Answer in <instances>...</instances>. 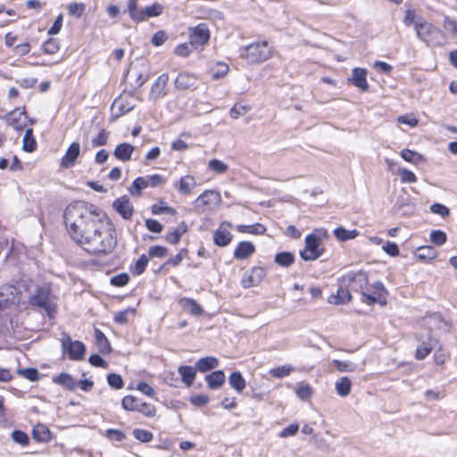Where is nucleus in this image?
I'll return each instance as SVG.
<instances>
[{
	"label": "nucleus",
	"instance_id": "obj_12",
	"mask_svg": "<svg viewBox=\"0 0 457 457\" xmlns=\"http://www.w3.org/2000/svg\"><path fill=\"white\" fill-rule=\"evenodd\" d=\"M266 271L262 267H253L248 273H245L242 278L241 284L245 288H250L258 286L264 277Z\"/></svg>",
	"mask_w": 457,
	"mask_h": 457
},
{
	"label": "nucleus",
	"instance_id": "obj_61",
	"mask_svg": "<svg viewBox=\"0 0 457 457\" xmlns=\"http://www.w3.org/2000/svg\"><path fill=\"white\" fill-rule=\"evenodd\" d=\"M228 65L224 62L216 63L215 70L212 71V78L219 79L225 76L228 72Z\"/></svg>",
	"mask_w": 457,
	"mask_h": 457
},
{
	"label": "nucleus",
	"instance_id": "obj_44",
	"mask_svg": "<svg viewBox=\"0 0 457 457\" xmlns=\"http://www.w3.org/2000/svg\"><path fill=\"white\" fill-rule=\"evenodd\" d=\"M397 174L400 176L402 183H415L418 179L416 175L411 170L404 168L398 169Z\"/></svg>",
	"mask_w": 457,
	"mask_h": 457
},
{
	"label": "nucleus",
	"instance_id": "obj_2",
	"mask_svg": "<svg viewBox=\"0 0 457 457\" xmlns=\"http://www.w3.org/2000/svg\"><path fill=\"white\" fill-rule=\"evenodd\" d=\"M414 30L418 38L428 46H441L445 43L443 32L421 16H419Z\"/></svg>",
	"mask_w": 457,
	"mask_h": 457
},
{
	"label": "nucleus",
	"instance_id": "obj_47",
	"mask_svg": "<svg viewBox=\"0 0 457 457\" xmlns=\"http://www.w3.org/2000/svg\"><path fill=\"white\" fill-rule=\"evenodd\" d=\"M17 372L30 381H37L40 378L39 372L37 369L25 368L18 370Z\"/></svg>",
	"mask_w": 457,
	"mask_h": 457
},
{
	"label": "nucleus",
	"instance_id": "obj_46",
	"mask_svg": "<svg viewBox=\"0 0 457 457\" xmlns=\"http://www.w3.org/2000/svg\"><path fill=\"white\" fill-rule=\"evenodd\" d=\"M293 370L291 365H283L277 368H273L270 370V374L277 378H281L288 376Z\"/></svg>",
	"mask_w": 457,
	"mask_h": 457
},
{
	"label": "nucleus",
	"instance_id": "obj_8",
	"mask_svg": "<svg viewBox=\"0 0 457 457\" xmlns=\"http://www.w3.org/2000/svg\"><path fill=\"white\" fill-rule=\"evenodd\" d=\"M386 293V291L384 285L381 282L377 281L371 285L367 291L362 292L363 302L370 305L376 303L385 304Z\"/></svg>",
	"mask_w": 457,
	"mask_h": 457
},
{
	"label": "nucleus",
	"instance_id": "obj_7",
	"mask_svg": "<svg viewBox=\"0 0 457 457\" xmlns=\"http://www.w3.org/2000/svg\"><path fill=\"white\" fill-rule=\"evenodd\" d=\"M189 44L196 49L209 42L210 30L205 23H199L195 27L188 28Z\"/></svg>",
	"mask_w": 457,
	"mask_h": 457
},
{
	"label": "nucleus",
	"instance_id": "obj_22",
	"mask_svg": "<svg viewBox=\"0 0 457 457\" xmlns=\"http://www.w3.org/2000/svg\"><path fill=\"white\" fill-rule=\"evenodd\" d=\"M415 258L422 262H429L436 258V250L430 245L420 246L413 253Z\"/></svg>",
	"mask_w": 457,
	"mask_h": 457
},
{
	"label": "nucleus",
	"instance_id": "obj_6",
	"mask_svg": "<svg viewBox=\"0 0 457 457\" xmlns=\"http://www.w3.org/2000/svg\"><path fill=\"white\" fill-rule=\"evenodd\" d=\"M321 240L315 235L311 234L305 237V247L300 252L302 259L304 261L317 260L323 253V249L320 247Z\"/></svg>",
	"mask_w": 457,
	"mask_h": 457
},
{
	"label": "nucleus",
	"instance_id": "obj_11",
	"mask_svg": "<svg viewBox=\"0 0 457 457\" xmlns=\"http://www.w3.org/2000/svg\"><path fill=\"white\" fill-rule=\"evenodd\" d=\"M220 203V194L216 190H205L195 201L196 208L208 207L212 209L218 207Z\"/></svg>",
	"mask_w": 457,
	"mask_h": 457
},
{
	"label": "nucleus",
	"instance_id": "obj_14",
	"mask_svg": "<svg viewBox=\"0 0 457 457\" xmlns=\"http://www.w3.org/2000/svg\"><path fill=\"white\" fill-rule=\"evenodd\" d=\"M113 209L120 214V216L129 220L132 217L133 214V205L131 204L128 196L124 195L120 198H117L112 204Z\"/></svg>",
	"mask_w": 457,
	"mask_h": 457
},
{
	"label": "nucleus",
	"instance_id": "obj_53",
	"mask_svg": "<svg viewBox=\"0 0 457 457\" xmlns=\"http://www.w3.org/2000/svg\"><path fill=\"white\" fill-rule=\"evenodd\" d=\"M432 346L429 343H423L416 349L415 357L418 360L425 359L431 352Z\"/></svg>",
	"mask_w": 457,
	"mask_h": 457
},
{
	"label": "nucleus",
	"instance_id": "obj_23",
	"mask_svg": "<svg viewBox=\"0 0 457 457\" xmlns=\"http://www.w3.org/2000/svg\"><path fill=\"white\" fill-rule=\"evenodd\" d=\"M134 146L129 143L119 144L114 149V156L122 162H128L131 159L134 152Z\"/></svg>",
	"mask_w": 457,
	"mask_h": 457
},
{
	"label": "nucleus",
	"instance_id": "obj_45",
	"mask_svg": "<svg viewBox=\"0 0 457 457\" xmlns=\"http://www.w3.org/2000/svg\"><path fill=\"white\" fill-rule=\"evenodd\" d=\"M208 168L217 174H223L228 169L225 162L218 159L211 160L208 163Z\"/></svg>",
	"mask_w": 457,
	"mask_h": 457
},
{
	"label": "nucleus",
	"instance_id": "obj_21",
	"mask_svg": "<svg viewBox=\"0 0 457 457\" xmlns=\"http://www.w3.org/2000/svg\"><path fill=\"white\" fill-rule=\"evenodd\" d=\"M196 78L195 75L188 72H180L175 79V87L178 89L185 90L190 88L195 85Z\"/></svg>",
	"mask_w": 457,
	"mask_h": 457
},
{
	"label": "nucleus",
	"instance_id": "obj_36",
	"mask_svg": "<svg viewBox=\"0 0 457 457\" xmlns=\"http://www.w3.org/2000/svg\"><path fill=\"white\" fill-rule=\"evenodd\" d=\"M148 187L146 177H138L134 181L131 187L129 188L130 195L139 196L141 191Z\"/></svg>",
	"mask_w": 457,
	"mask_h": 457
},
{
	"label": "nucleus",
	"instance_id": "obj_26",
	"mask_svg": "<svg viewBox=\"0 0 457 457\" xmlns=\"http://www.w3.org/2000/svg\"><path fill=\"white\" fill-rule=\"evenodd\" d=\"M209 388L219 389L225 382V374L222 370H216L205 377Z\"/></svg>",
	"mask_w": 457,
	"mask_h": 457
},
{
	"label": "nucleus",
	"instance_id": "obj_62",
	"mask_svg": "<svg viewBox=\"0 0 457 457\" xmlns=\"http://www.w3.org/2000/svg\"><path fill=\"white\" fill-rule=\"evenodd\" d=\"M108 140V133L102 129L99 134L92 139V145L94 147L102 146L106 145Z\"/></svg>",
	"mask_w": 457,
	"mask_h": 457
},
{
	"label": "nucleus",
	"instance_id": "obj_37",
	"mask_svg": "<svg viewBox=\"0 0 457 457\" xmlns=\"http://www.w3.org/2000/svg\"><path fill=\"white\" fill-rule=\"evenodd\" d=\"M334 235L339 241L345 242L355 238L359 235V231L356 229L347 230L339 227L334 230Z\"/></svg>",
	"mask_w": 457,
	"mask_h": 457
},
{
	"label": "nucleus",
	"instance_id": "obj_33",
	"mask_svg": "<svg viewBox=\"0 0 457 457\" xmlns=\"http://www.w3.org/2000/svg\"><path fill=\"white\" fill-rule=\"evenodd\" d=\"M187 231V226L185 222H181L172 232L166 235V240L172 244L177 245L182 235Z\"/></svg>",
	"mask_w": 457,
	"mask_h": 457
},
{
	"label": "nucleus",
	"instance_id": "obj_19",
	"mask_svg": "<svg viewBox=\"0 0 457 457\" xmlns=\"http://www.w3.org/2000/svg\"><path fill=\"white\" fill-rule=\"evenodd\" d=\"M195 187V179L191 175L181 177L180 179L174 184V187L183 195H189Z\"/></svg>",
	"mask_w": 457,
	"mask_h": 457
},
{
	"label": "nucleus",
	"instance_id": "obj_34",
	"mask_svg": "<svg viewBox=\"0 0 457 457\" xmlns=\"http://www.w3.org/2000/svg\"><path fill=\"white\" fill-rule=\"evenodd\" d=\"M352 383L347 377L340 378L335 384V388L338 395L347 396L351 392Z\"/></svg>",
	"mask_w": 457,
	"mask_h": 457
},
{
	"label": "nucleus",
	"instance_id": "obj_63",
	"mask_svg": "<svg viewBox=\"0 0 457 457\" xmlns=\"http://www.w3.org/2000/svg\"><path fill=\"white\" fill-rule=\"evenodd\" d=\"M12 437L13 441L21 445H27L29 444V437L22 430H13Z\"/></svg>",
	"mask_w": 457,
	"mask_h": 457
},
{
	"label": "nucleus",
	"instance_id": "obj_3",
	"mask_svg": "<svg viewBox=\"0 0 457 457\" xmlns=\"http://www.w3.org/2000/svg\"><path fill=\"white\" fill-rule=\"evenodd\" d=\"M241 57L250 63H260L272 55L267 41L256 42L242 48Z\"/></svg>",
	"mask_w": 457,
	"mask_h": 457
},
{
	"label": "nucleus",
	"instance_id": "obj_54",
	"mask_svg": "<svg viewBox=\"0 0 457 457\" xmlns=\"http://www.w3.org/2000/svg\"><path fill=\"white\" fill-rule=\"evenodd\" d=\"M161 204H163V202H161ZM151 212L154 215H158V214H161L163 212L172 214V215H174L176 213L175 209L169 207L167 205L157 204L152 205Z\"/></svg>",
	"mask_w": 457,
	"mask_h": 457
},
{
	"label": "nucleus",
	"instance_id": "obj_60",
	"mask_svg": "<svg viewBox=\"0 0 457 457\" xmlns=\"http://www.w3.org/2000/svg\"><path fill=\"white\" fill-rule=\"evenodd\" d=\"M430 211L433 213L438 214L443 218H445L450 214L449 208L446 207L445 205H444L442 204H438V203L433 204L430 206Z\"/></svg>",
	"mask_w": 457,
	"mask_h": 457
},
{
	"label": "nucleus",
	"instance_id": "obj_9",
	"mask_svg": "<svg viewBox=\"0 0 457 457\" xmlns=\"http://www.w3.org/2000/svg\"><path fill=\"white\" fill-rule=\"evenodd\" d=\"M342 282L354 290L365 292L368 284L367 274L362 271H348L341 277Z\"/></svg>",
	"mask_w": 457,
	"mask_h": 457
},
{
	"label": "nucleus",
	"instance_id": "obj_49",
	"mask_svg": "<svg viewBox=\"0 0 457 457\" xmlns=\"http://www.w3.org/2000/svg\"><path fill=\"white\" fill-rule=\"evenodd\" d=\"M121 403L124 409L129 411H136L139 406V399L131 395H127L122 399Z\"/></svg>",
	"mask_w": 457,
	"mask_h": 457
},
{
	"label": "nucleus",
	"instance_id": "obj_35",
	"mask_svg": "<svg viewBox=\"0 0 457 457\" xmlns=\"http://www.w3.org/2000/svg\"><path fill=\"white\" fill-rule=\"evenodd\" d=\"M237 230L240 233H247L253 235H263L266 231L265 227L261 223L252 225H238Z\"/></svg>",
	"mask_w": 457,
	"mask_h": 457
},
{
	"label": "nucleus",
	"instance_id": "obj_28",
	"mask_svg": "<svg viewBox=\"0 0 457 457\" xmlns=\"http://www.w3.org/2000/svg\"><path fill=\"white\" fill-rule=\"evenodd\" d=\"M54 382L62 386L68 390H74L78 383L76 380L68 373H61L60 375L54 378Z\"/></svg>",
	"mask_w": 457,
	"mask_h": 457
},
{
	"label": "nucleus",
	"instance_id": "obj_41",
	"mask_svg": "<svg viewBox=\"0 0 457 457\" xmlns=\"http://www.w3.org/2000/svg\"><path fill=\"white\" fill-rule=\"evenodd\" d=\"M128 12L134 21H144V17L141 16V10L137 9V0H129L128 4Z\"/></svg>",
	"mask_w": 457,
	"mask_h": 457
},
{
	"label": "nucleus",
	"instance_id": "obj_4",
	"mask_svg": "<svg viewBox=\"0 0 457 457\" xmlns=\"http://www.w3.org/2000/svg\"><path fill=\"white\" fill-rule=\"evenodd\" d=\"M29 302L32 306L45 309L48 315H51L55 309L47 287H37L30 295Z\"/></svg>",
	"mask_w": 457,
	"mask_h": 457
},
{
	"label": "nucleus",
	"instance_id": "obj_27",
	"mask_svg": "<svg viewBox=\"0 0 457 457\" xmlns=\"http://www.w3.org/2000/svg\"><path fill=\"white\" fill-rule=\"evenodd\" d=\"M219 366V360L212 356L201 358L196 362V370L200 372H206Z\"/></svg>",
	"mask_w": 457,
	"mask_h": 457
},
{
	"label": "nucleus",
	"instance_id": "obj_51",
	"mask_svg": "<svg viewBox=\"0 0 457 457\" xmlns=\"http://www.w3.org/2000/svg\"><path fill=\"white\" fill-rule=\"evenodd\" d=\"M149 259L145 254L141 255L135 263L133 272L137 275L142 274L145 271Z\"/></svg>",
	"mask_w": 457,
	"mask_h": 457
},
{
	"label": "nucleus",
	"instance_id": "obj_50",
	"mask_svg": "<svg viewBox=\"0 0 457 457\" xmlns=\"http://www.w3.org/2000/svg\"><path fill=\"white\" fill-rule=\"evenodd\" d=\"M332 363L339 372H351L355 369L354 364L350 361L334 360Z\"/></svg>",
	"mask_w": 457,
	"mask_h": 457
},
{
	"label": "nucleus",
	"instance_id": "obj_57",
	"mask_svg": "<svg viewBox=\"0 0 457 457\" xmlns=\"http://www.w3.org/2000/svg\"><path fill=\"white\" fill-rule=\"evenodd\" d=\"M107 381L110 386L115 389H120L123 386V380L121 377L115 373H111L107 376Z\"/></svg>",
	"mask_w": 457,
	"mask_h": 457
},
{
	"label": "nucleus",
	"instance_id": "obj_30",
	"mask_svg": "<svg viewBox=\"0 0 457 457\" xmlns=\"http://www.w3.org/2000/svg\"><path fill=\"white\" fill-rule=\"evenodd\" d=\"M96 334V343L97 345L98 350L102 353H109L112 351V347L109 340L104 336V334L98 328H95Z\"/></svg>",
	"mask_w": 457,
	"mask_h": 457
},
{
	"label": "nucleus",
	"instance_id": "obj_56",
	"mask_svg": "<svg viewBox=\"0 0 457 457\" xmlns=\"http://www.w3.org/2000/svg\"><path fill=\"white\" fill-rule=\"evenodd\" d=\"M104 436L113 443L121 442L126 437L121 430H105Z\"/></svg>",
	"mask_w": 457,
	"mask_h": 457
},
{
	"label": "nucleus",
	"instance_id": "obj_58",
	"mask_svg": "<svg viewBox=\"0 0 457 457\" xmlns=\"http://www.w3.org/2000/svg\"><path fill=\"white\" fill-rule=\"evenodd\" d=\"M129 281V276L127 273L115 275L111 278V284L114 287H123Z\"/></svg>",
	"mask_w": 457,
	"mask_h": 457
},
{
	"label": "nucleus",
	"instance_id": "obj_59",
	"mask_svg": "<svg viewBox=\"0 0 457 457\" xmlns=\"http://www.w3.org/2000/svg\"><path fill=\"white\" fill-rule=\"evenodd\" d=\"M296 395L302 400H308L312 395V388L309 385H300L296 389Z\"/></svg>",
	"mask_w": 457,
	"mask_h": 457
},
{
	"label": "nucleus",
	"instance_id": "obj_29",
	"mask_svg": "<svg viewBox=\"0 0 457 457\" xmlns=\"http://www.w3.org/2000/svg\"><path fill=\"white\" fill-rule=\"evenodd\" d=\"M400 156L407 162L418 165L420 162H425V158L422 154L411 149H403L400 152Z\"/></svg>",
	"mask_w": 457,
	"mask_h": 457
},
{
	"label": "nucleus",
	"instance_id": "obj_25",
	"mask_svg": "<svg viewBox=\"0 0 457 457\" xmlns=\"http://www.w3.org/2000/svg\"><path fill=\"white\" fill-rule=\"evenodd\" d=\"M352 295L346 287H340L337 295H331L328 298V303L332 304H345L351 301Z\"/></svg>",
	"mask_w": 457,
	"mask_h": 457
},
{
	"label": "nucleus",
	"instance_id": "obj_64",
	"mask_svg": "<svg viewBox=\"0 0 457 457\" xmlns=\"http://www.w3.org/2000/svg\"><path fill=\"white\" fill-rule=\"evenodd\" d=\"M45 53L48 54H54L59 50V45L54 39H48L43 45Z\"/></svg>",
	"mask_w": 457,
	"mask_h": 457
},
{
	"label": "nucleus",
	"instance_id": "obj_24",
	"mask_svg": "<svg viewBox=\"0 0 457 457\" xmlns=\"http://www.w3.org/2000/svg\"><path fill=\"white\" fill-rule=\"evenodd\" d=\"M179 304L182 309L194 316H200L203 314V308L192 298L184 297L180 299Z\"/></svg>",
	"mask_w": 457,
	"mask_h": 457
},
{
	"label": "nucleus",
	"instance_id": "obj_13",
	"mask_svg": "<svg viewBox=\"0 0 457 457\" xmlns=\"http://www.w3.org/2000/svg\"><path fill=\"white\" fill-rule=\"evenodd\" d=\"M19 301L17 289L11 285L0 287V310L8 307Z\"/></svg>",
	"mask_w": 457,
	"mask_h": 457
},
{
	"label": "nucleus",
	"instance_id": "obj_32",
	"mask_svg": "<svg viewBox=\"0 0 457 457\" xmlns=\"http://www.w3.org/2000/svg\"><path fill=\"white\" fill-rule=\"evenodd\" d=\"M228 384L237 393H241L246 386L245 380L239 371H235L230 374Z\"/></svg>",
	"mask_w": 457,
	"mask_h": 457
},
{
	"label": "nucleus",
	"instance_id": "obj_48",
	"mask_svg": "<svg viewBox=\"0 0 457 457\" xmlns=\"http://www.w3.org/2000/svg\"><path fill=\"white\" fill-rule=\"evenodd\" d=\"M32 437L37 442L46 443L52 439L53 436L51 430H32Z\"/></svg>",
	"mask_w": 457,
	"mask_h": 457
},
{
	"label": "nucleus",
	"instance_id": "obj_15",
	"mask_svg": "<svg viewBox=\"0 0 457 457\" xmlns=\"http://www.w3.org/2000/svg\"><path fill=\"white\" fill-rule=\"evenodd\" d=\"M7 124L16 130L23 129L27 125V115L25 112L14 110L6 116Z\"/></svg>",
	"mask_w": 457,
	"mask_h": 457
},
{
	"label": "nucleus",
	"instance_id": "obj_1",
	"mask_svg": "<svg viewBox=\"0 0 457 457\" xmlns=\"http://www.w3.org/2000/svg\"><path fill=\"white\" fill-rule=\"evenodd\" d=\"M71 237L86 252L98 257L111 254L117 246L113 224L96 207L74 202L64 212Z\"/></svg>",
	"mask_w": 457,
	"mask_h": 457
},
{
	"label": "nucleus",
	"instance_id": "obj_17",
	"mask_svg": "<svg viewBox=\"0 0 457 457\" xmlns=\"http://www.w3.org/2000/svg\"><path fill=\"white\" fill-rule=\"evenodd\" d=\"M367 71L362 68H354L352 71V77L349 81L357 87L361 91L365 92L369 89V84L367 82Z\"/></svg>",
	"mask_w": 457,
	"mask_h": 457
},
{
	"label": "nucleus",
	"instance_id": "obj_42",
	"mask_svg": "<svg viewBox=\"0 0 457 457\" xmlns=\"http://www.w3.org/2000/svg\"><path fill=\"white\" fill-rule=\"evenodd\" d=\"M68 13L75 18H80L86 11V4L83 3H71L67 6Z\"/></svg>",
	"mask_w": 457,
	"mask_h": 457
},
{
	"label": "nucleus",
	"instance_id": "obj_43",
	"mask_svg": "<svg viewBox=\"0 0 457 457\" xmlns=\"http://www.w3.org/2000/svg\"><path fill=\"white\" fill-rule=\"evenodd\" d=\"M443 28L452 37L457 39V21L449 16L445 17Z\"/></svg>",
	"mask_w": 457,
	"mask_h": 457
},
{
	"label": "nucleus",
	"instance_id": "obj_31",
	"mask_svg": "<svg viewBox=\"0 0 457 457\" xmlns=\"http://www.w3.org/2000/svg\"><path fill=\"white\" fill-rule=\"evenodd\" d=\"M179 373L182 378V381L187 386H190L195 380L196 375V368L192 366H180L179 368Z\"/></svg>",
	"mask_w": 457,
	"mask_h": 457
},
{
	"label": "nucleus",
	"instance_id": "obj_38",
	"mask_svg": "<svg viewBox=\"0 0 457 457\" xmlns=\"http://www.w3.org/2000/svg\"><path fill=\"white\" fill-rule=\"evenodd\" d=\"M32 133V129H27L23 137L22 148L28 153H31L37 148V141Z\"/></svg>",
	"mask_w": 457,
	"mask_h": 457
},
{
	"label": "nucleus",
	"instance_id": "obj_52",
	"mask_svg": "<svg viewBox=\"0 0 457 457\" xmlns=\"http://www.w3.org/2000/svg\"><path fill=\"white\" fill-rule=\"evenodd\" d=\"M419 21V17L416 15V12L413 9H407L405 11V15L403 18V24L407 27L413 25V28L415 29V26Z\"/></svg>",
	"mask_w": 457,
	"mask_h": 457
},
{
	"label": "nucleus",
	"instance_id": "obj_18",
	"mask_svg": "<svg viewBox=\"0 0 457 457\" xmlns=\"http://www.w3.org/2000/svg\"><path fill=\"white\" fill-rule=\"evenodd\" d=\"M80 154V145L78 142H73L62 158L61 164L63 168H71L74 166L77 158Z\"/></svg>",
	"mask_w": 457,
	"mask_h": 457
},
{
	"label": "nucleus",
	"instance_id": "obj_40",
	"mask_svg": "<svg viewBox=\"0 0 457 457\" xmlns=\"http://www.w3.org/2000/svg\"><path fill=\"white\" fill-rule=\"evenodd\" d=\"M274 261L281 267H289L295 262V255L290 252H281L276 254Z\"/></svg>",
	"mask_w": 457,
	"mask_h": 457
},
{
	"label": "nucleus",
	"instance_id": "obj_39",
	"mask_svg": "<svg viewBox=\"0 0 457 457\" xmlns=\"http://www.w3.org/2000/svg\"><path fill=\"white\" fill-rule=\"evenodd\" d=\"M163 11V7L162 4L158 3H154L152 5L146 6L145 8L141 10V16L144 17V21L151 18L157 17L162 14Z\"/></svg>",
	"mask_w": 457,
	"mask_h": 457
},
{
	"label": "nucleus",
	"instance_id": "obj_20",
	"mask_svg": "<svg viewBox=\"0 0 457 457\" xmlns=\"http://www.w3.org/2000/svg\"><path fill=\"white\" fill-rule=\"evenodd\" d=\"M255 251V246L249 241H242L234 251V257L237 260H245Z\"/></svg>",
	"mask_w": 457,
	"mask_h": 457
},
{
	"label": "nucleus",
	"instance_id": "obj_55",
	"mask_svg": "<svg viewBox=\"0 0 457 457\" xmlns=\"http://www.w3.org/2000/svg\"><path fill=\"white\" fill-rule=\"evenodd\" d=\"M446 238H447L446 234L441 230H433L430 233L431 242L437 245H444L446 241Z\"/></svg>",
	"mask_w": 457,
	"mask_h": 457
},
{
	"label": "nucleus",
	"instance_id": "obj_5",
	"mask_svg": "<svg viewBox=\"0 0 457 457\" xmlns=\"http://www.w3.org/2000/svg\"><path fill=\"white\" fill-rule=\"evenodd\" d=\"M61 344L62 352L68 353L71 360L80 361L84 358L86 346L82 342L78 340L73 341L68 334L63 333Z\"/></svg>",
	"mask_w": 457,
	"mask_h": 457
},
{
	"label": "nucleus",
	"instance_id": "obj_10",
	"mask_svg": "<svg viewBox=\"0 0 457 457\" xmlns=\"http://www.w3.org/2000/svg\"><path fill=\"white\" fill-rule=\"evenodd\" d=\"M169 83V75L167 73L161 74L153 83L148 99L153 102L163 98L167 95V86Z\"/></svg>",
	"mask_w": 457,
	"mask_h": 457
},
{
	"label": "nucleus",
	"instance_id": "obj_16",
	"mask_svg": "<svg viewBox=\"0 0 457 457\" xmlns=\"http://www.w3.org/2000/svg\"><path fill=\"white\" fill-rule=\"evenodd\" d=\"M226 227H231L229 222L224 221L220 224L219 228L215 231L213 239L214 243L219 246H226L232 240L231 233L227 229Z\"/></svg>",
	"mask_w": 457,
	"mask_h": 457
}]
</instances>
